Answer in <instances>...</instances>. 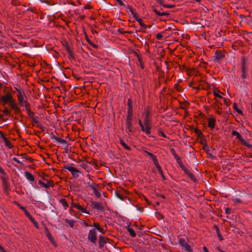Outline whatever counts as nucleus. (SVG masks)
Returning <instances> with one entry per match:
<instances>
[{
	"label": "nucleus",
	"instance_id": "nucleus-41",
	"mask_svg": "<svg viewBox=\"0 0 252 252\" xmlns=\"http://www.w3.org/2000/svg\"><path fill=\"white\" fill-rule=\"evenodd\" d=\"M144 125H150V119L149 117L144 116Z\"/></svg>",
	"mask_w": 252,
	"mask_h": 252
},
{
	"label": "nucleus",
	"instance_id": "nucleus-24",
	"mask_svg": "<svg viewBox=\"0 0 252 252\" xmlns=\"http://www.w3.org/2000/svg\"><path fill=\"white\" fill-rule=\"evenodd\" d=\"M2 115H1L0 114V117H2V116H10V114H11V113L10 112V111L8 109V108L7 107H5L4 109H3V110L2 111Z\"/></svg>",
	"mask_w": 252,
	"mask_h": 252
},
{
	"label": "nucleus",
	"instance_id": "nucleus-1",
	"mask_svg": "<svg viewBox=\"0 0 252 252\" xmlns=\"http://www.w3.org/2000/svg\"><path fill=\"white\" fill-rule=\"evenodd\" d=\"M15 89L17 92V98L19 105L21 106L25 107V108L30 107V104L27 100V96L25 95V92L21 89H19L16 87Z\"/></svg>",
	"mask_w": 252,
	"mask_h": 252
},
{
	"label": "nucleus",
	"instance_id": "nucleus-38",
	"mask_svg": "<svg viewBox=\"0 0 252 252\" xmlns=\"http://www.w3.org/2000/svg\"><path fill=\"white\" fill-rule=\"evenodd\" d=\"M25 214L32 222L35 220L28 211H26V213Z\"/></svg>",
	"mask_w": 252,
	"mask_h": 252
},
{
	"label": "nucleus",
	"instance_id": "nucleus-28",
	"mask_svg": "<svg viewBox=\"0 0 252 252\" xmlns=\"http://www.w3.org/2000/svg\"><path fill=\"white\" fill-rule=\"evenodd\" d=\"M60 202L62 204L65 209H66L68 207V204L65 199H61L60 200Z\"/></svg>",
	"mask_w": 252,
	"mask_h": 252
},
{
	"label": "nucleus",
	"instance_id": "nucleus-59",
	"mask_svg": "<svg viewBox=\"0 0 252 252\" xmlns=\"http://www.w3.org/2000/svg\"><path fill=\"white\" fill-rule=\"evenodd\" d=\"M138 124L139 125V126H140L141 128H143V127L144 126V124H143L142 123V121L141 120H139L138 121Z\"/></svg>",
	"mask_w": 252,
	"mask_h": 252
},
{
	"label": "nucleus",
	"instance_id": "nucleus-19",
	"mask_svg": "<svg viewBox=\"0 0 252 252\" xmlns=\"http://www.w3.org/2000/svg\"><path fill=\"white\" fill-rule=\"evenodd\" d=\"M25 175L27 180L31 182H33L34 178L33 176L29 172L26 171L25 172Z\"/></svg>",
	"mask_w": 252,
	"mask_h": 252
},
{
	"label": "nucleus",
	"instance_id": "nucleus-54",
	"mask_svg": "<svg viewBox=\"0 0 252 252\" xmlns=\"http://www.w3.org/2000/svg\"><path fill=\"white\" fill-rule=\"evenodd\" d=\"M225 213L227 215L230 214L231 210L228 208H226L225 210Z\"/></svg>",
	"mask_w": 252,
	"mask_h": 252
},
{
	"label": "nucleus",
	"instance_id": "nucleus-50",
	"mask_svg": "<svg viewBox=\"0 0 252 252\" xmlns=\"http://www.w3.org/2000/svg\"><path fill=\"white\" fill-rule=\"evenodd\" d=\"M234 202L236 203H241L242 200L239 198H235L233 199Z\"/></svg>",
	"mask_w": 252,
	"mask_h": 252
},
{
	"label": "nucleus",
	"instance_id": "nucleus-39",
	"mask_svg": "<svg viewBox=\"0 0 252 252\" xmlns=\"http://www.w3.org/2000/svg\"><path fill=\"white\" fill-rule=\"evenodd\" d=\"M150 114V111L148 108L144 109V116L149 117Z\"/></svg>",
	"mask_w": 252,
	"mask_h": 252
},
{
	"label": "nucleus",
	"instance_id": "nucleus-61",
	"mask_svg": "<svg viewBox=\"0 0 252 252\" xmlns=\"http://www.w3.org/2000/svg\"><path fill=\"white\" fill-rule=\"evenodd\" d=\"M223 101L224 102V103L227 105H228L229 104L227 103V100L225 98H223Z\"/></svg>",
	"mask_w": 252,
	"mask_h": 252
},
{
	"label": "nucleus",
	"instance_id": "nucleus-15",
	"mask_svg": "<svg viewBox=\"0 0 252 252\" xmlns=\"http://www.w3.org/2000/svg\"><path fill=\"white\" fill-rule=\"evenodd\" d=\"M223 57V54L220 52L219 51H216L215 53V56H214V60L216 61H219L220 60L221 58Z\"/></svg>",
	"mask_w": 252,
	"mask_h": 252
},
{
	"label": "nucleus",
	"instance_id": "nucleus-30",
	"mask_svg": "<svg viewBox=\"0 0 252 252\" xmlns=\"http://www.w3.org/2000/svg\"><path fill=\"white\" fill-rule=\"evenodd\" d=\"M233 108L234 109V110L240 115H243V112L241 110H240V109H239L238 107H237V104L236 103H234L233 104Z\"/></svg>",
	"mask_w": 252,
	"mask_h": 252
},
{
	"label": "nucleus",
	"instance_id": "nucleus-48",
	"mask_svg": "<svg viewBox=\"0 0 252 252\" xmlns=\"http://www.w3.org/2000/svg\"><path fill=\"white\" fill-rule=\"evenodd\" d=\"M156 38L158 39H161L162 38V35L160 33H158L156 35Z\"/></svg>",
	"mask_w": 252,
	"mask_h": 252
},
{
	"label": "nucleus",
	"instance_id": "nucleus-53",
	"mask_svg": "<svg viewBox=\"0 0 252 252\" xmlns=\"http://www.w3.org/2000/svg\"><path fill=\"white\" fill-rule=\"evenodd\" d=\"M180 167L182 168V169L184 171L185 170V169H187L185 166L183 165V164L182 163V161L181 160V162L180 163H178Z\"/></svg>",
	"mask_w": 252,
	"mask_h": 252
},
{
	"label": "nucleus",
	"instance_id": "nucleus-3",
	"mask_svg": "<svg viewBox=\"0 0 252 252\" xmlns=\"http://www.w3.org/2000/svg\"><path fill=\"white\" fill-rule=\"evenodd\" d=\"M13 99L12 94L10 93H7L0 97V103H2L3 106H4L7 103H8L9 105Z\"/></svg>",
	"mask_w": 252,
	"mask_h": 252
},
{
	"label": "nucleus",
	"instance_id": "nucleus-45",
	"mask_svg": "<svg viewBox=\"0 0 252 252\" xmlns=\"http://www.w3.org/2000/svg\"><path fill=\"white\" fill-rule=\"evenodd\" d=\"M13 160L14 161H15V162L21 164V165H23V163L22 162H21L17 158H16V157H14L13 158Z\"/></svg>",
	"mask_w": 252,
	"mask_h": 252
},
{
	"label": "nucleus",
	"instance_id": "nucleus-36",
	"mask_svg": "<svg viewBox=\"0 0 252 252\" xmlns=\"http://www.w3.org/2000/svg\"><path fill=\"white\" fill-rule=\"evenodd\" d=\"M137 21L139 23L140 26L143 27L144 29L147 28V26L142 22L141 18L137 19Z\"/></svg>",
	"mask_w": 252,
	"mask_h": 252
},
{
	"label": "nucleus",
	"instance_id": "nucleus-23",
	"mask_svg": "<svg viewBox=\"0 0 252 252\" xmlns=\"http://www.w3.org/2000/svg\"><path fill=\"white\" fill-rule=\"evenodd\" d=\"M215 228L216 229V231L217 234V236L220 241H222L223 240V238L220 233V229L219 227L217 225L215 226Z\"/></svg>",
	"mask_w": 252,
	"mask_h": 252
},
{
	"label": "nucleus",
	"instance_id": "nucleus-27",
	"mask_svg": "<svg viewBox=\"0 0 252 252\" xmlns=\"http://www.w3.org/2000/svg\"><path fill=\"white\" fill-rule=\"evenodd\" d=\"M25 110L26 111H27V113H28V116H29V117H30L31 119H32L33 117H34L35 116H34V114L33 113V112H32L31 109L30 108V107H28L26 108H25Z\"/></svg>",
	"mask_w": 252,
	"mask_h": 252
},
{
	"label": "nucleus",
	"instance_id": "nucleus-55",
	"mask_svg": "<svg viewBox=\"0 0 252 252\" xmlns=\"http://www.w3.org/2000/svg\"><path fill=\"white\" fill-rule=\"evenodd\" d=\"M162 6L164 7L169 8H172L174 7V6L173 5L163 4V5H162Z\"/></svg>",
	"mask_w": 252,
	"mask_h": 252
},
{
	"label": "nucleus",
	"instance_id": "nucleus-56",
	"mask_svg": "<svg viewBox=\"0 0 252 252\" xmlns=\"http://www.w3.org/2000/svg\"><path fill=\"white\" fill-rule=\"evenodd\" d=\"M132 16L136 21L137 19H140V18L138 17V14L136 13H135L134 14L132 15Z\"/></svg>",
	"mask_w": 252,
	"mask_h": 252
},
{
	"label": "nucleus",
	"instance_id": "nucleus-10",
	"mask_svg": "<svg viewBox=\"0 0 252 252\" xmlns=\"http://www.w3.org/2000/svg\"><path fill=\"white\" fill-rule=\"evenodd\" d=\"M88 239L93 243H95L97 236L96 234V232L94 229H91L89 231L88 235Z\"/></svg>",
	"mask_w": 252,
	"mask_h": 252
},
{
	"label": "nucleus",
	"instance_id": "nucleus-5",
	"mask_svg": "<svg viewBox=\"0 0 252 252\" xmlns=\"http://www.w3.org/2000/svg\"><path fill=\"white\" fill-rule=\"evenodd\" d=\"M64 168L70 171L74 178H78L80 175V172L71 165H65Z\"/></svg>",
	"mask_w": 252,
	"mask_h": 252
},
{
	"label": "nucleus",
	"instance_id": "nucleus-18",
	"mask_svg": "<svg viewBox=\"0 0 252 252\" xmlns=\"http://www.w3.org/2000/svg\"><path fill=\"white\" fill-rule=\"evenodd\" d=\"M39 184L42 186L43 187L45 188V189H48L50 187L52 186V183L51 182H48L47 183H45L44 182H42L41 180H39L38 181Z\"/></svg>",
	"mask_w": 252,
	"mask_h": 252
},
{
	"label": "nucleus",
	"instance_id": "nucleus-46",
	"mask_svg": "<svg viewBox=\"0 0 252 252\" xmlns=\"http://www.w3.org/2000/svg\"><path fill=\"white\" fill-rule=\"evenodd\" d=\"M14 110L16 114H20L21 113V110L18 107Z\"/></svg>",
	"mask_w": 252,
	"mask_h": 252
},
{
	"label": "nucleus",
	"instance_id": "nucleus-43",
	"mask_svg": "<svg viewBox=\"0 0 252 252\" xmlns=\"http://www.w3.org/2000/svg\"><path fill=\"white\" fill-rule=\"evenodd\" d=\"M127 9L128 10V11L130 12L132 15L134 14L135 13L131 6L128 5L127 7Z\"/></svg>",
	"mask_w": 252,
	"mask_h": 252
},
{
	"label": "nucleus",
	"instance_id": "nucleus-49",
	"mask_svg": "<svg viewBox=\"0 0 252 252\" xmlns=\"http://www.w3.org/2000/svg\"><path fill=\"white\" fill-rule=\"evenodd\" d=\"M66 51L71 56L72 55V51L69 46H67L66 47Z\"/></svg>",
	"mask_w": 252,
	"mask_h": 252
},
{
	"label": "nucleus",
	"instance_id": "nucleus-63",
	"mask_svg": "<svg viewBox=\"0 0 252 252\" xmlns=\"http://www.w3.org/2000/svg\"><path fill=\"white\" fill-rule=\"evenodd\" d=\"M86 40H87V42H88L89 44H90V42H92V41H91L89 39V38H88V37H86Z\"/></svg>",
	"mask_w": 252,
	"mask_h": 252
},
{
	"label": "nucleus",
	"instance_id": "nucleus-32",
	"mask_svg": "<svg viewBox=\"0 0 252 252\" xmlns=\"http://www.w3.org/2000/svg\"><path fill=\"white\" fill-rule=\"evenodd\" d=\"M127 231L129 232V235L132 237H134L136 236V233L134 231V230L130 227H128L127 228Z\"/></svg>",
	"mask_w": 252,
	"mask_h": 252
},
{
	"label": "nucleus",
	"instance_id": "nucleus-31",
	"mask_svg": "<svg viewBox=\"0 0 252 252\" xmlns=\"http://www.w3.org/2000/svg\"><path fill=\"white\" fill-rule=\"evenodd\" d=\"M9 106L11 107V108L13 109V110H14L15 109L17 108V107H18V105H17V104L16 103V102H15V100L14 99H13L10 103V104H9Z\"/></svg>",
	"mask_w": 252,
	"mask_h": 252
},
{
	"label": "nucleus",
	"instance_id": "nucleus-12",
	"mask_svg": "<svg viewBox=\"0 0 252 252\" xmlns=\"http://www.w3.org/2000/svg\"><path fill=\"white\" fill-rule=\"evenodd\" d=\"M216 120L215 117L212 115H210L208 119V126L211 129L214 128L216 125Z\"/></svg>",
	"mask_w": 252,
	"mask_h": 252
},
{
	"label": "nucleus",
	"instance_id": "nucleus-20",
	"mask_svg": "<svg viewBox=\"0 0 252 252\" xmlns=\"http://www.w3.org/2000/svg\"><path fill=\"white\" fill-rule=\"evenodd\" d=\"M184 172L190 178V179L191 180L193 181H196V179L194 175L189 169H188L187 168L185 169Z\"/></svg>",
	"mask_w": 252,
	"mask_h": 252
},
{
	"label": "nucleus",
	"instance_id": "nucleus-51",
	"mask_svg": "<svg viewBox=\"0 0 252 252\" xmlns=\"http://www.w3.org/2000/svg\"><path fill=\"white\" fill-rule=\"evenodd\" d=\"M90 45L91 46H92L93 47H94V48H95V49H97L98 48V46L96 45V44H95L94 43L92 42H90Z\"/></svg>",
	"mask_w": 252,
	"mask_h": 252
},
{
	"label": "nucleus",
	"instance_id": "nucleus-4",
	"mask_svg": "<svg viewBox=\"0 0 252 252\" xmlns=\"http://www.w3.org/2000/svg\"><path fill=\"white\" fill-rule=\"evenodd\" d=\"M231 134L232 136H236V138L238 139L241 143L244 145V146L250 148L252 147V145L248 143L245 139L242 137L241 134L237 131L233 130L231 132Z\"/></svg>",
	"mask_w": 252,
	"mask_h": 252
},
{
	"label": "nucleus",
	"instance_id": "nucleus-52",
	"mask_svg": "<svg viewBox=\"0 0 252 252\" xmlns=\"http://www.w3.org/2000/svg\"><path fill=\"white\" fill-rule=\"evenodd\" d=\"M32 222L33 223V225L36 228H38L39 226L38 223L35 220L33 221H32Z\"/></svg>",
	"mask_w": 252,
	"mask_h": 252
},
{
	"label": "nucleus",
	"instance_id": "nucleus-47",
	"mask_svg": "<svg viewBox=\"0 0 252 252\" xmlns=\"http://www.w3.org/2000/svg\"><path fill=\"white\" fill-rule=\"evenodd\" d=\"M203 149L204 151L208 152L209 151V147L206 144H204L203 146Z\"/></svg>",
	"mask_w": 252,
	"mask_h": 252
},
{
	"label": "nucleus",
	"instance_id": "nucleus-16",
	"mask_svg": "<svg viewBox=\"0 0 252 252\" xmlns=\"http://www.w3.org/2000/svg\"><path fill=\"white\" fill-rule=\"evenodd\" d=\"M151 127L150 125H144L143 128H141L142 131L145 132L146 134L149 135L151 133Z\"/></svg>",
	"mask_w": 252,
	"mask_h": 252
},
{
	"label": "nucleus",
	"instance_id": "nucleus-37",
	"mask_svg": "<svg viewBox=\"0 0 252 252\" xmlns=\"http://www.w3.org/2000/svg\"><path fill=\"white\" fill-rule=\"evenodd\" d=\"M219 93H220V91L217 89L214 90L213 91V94L216 97L222 98V97L219 94Z\"/></svg>",
	"mask_w": 252,
	"mask_h": 252
},
{
	"label": "nucleus",
	"instance_id": "nucleus-6",
	"mask_svg": "<svg viewBox=\"0 0 252 252\" xmlns=\"http://www.w3.org/2000/svg\"><path fill=\"white\" fill-rule=\"evenodd\" d=\"M133 113H127L126 119V128L129 132L132 131V120Z\"/></svg>",
	"mask_w": 252,
	"mask_h": 252
},
{
	"label": "nucleus",
	"instance_id": "nucleus-11",
	"mask_svg": "<svg viewBox=\"0 0 252 252\" xmlns=\"http://www.w3.org/2000/svg\"><path fill=\"white\" fill-rule=\"evenodd\" d=\"M71 207L74 208L75 209L79 210L82 213L89 214V212L87 211L86 208H84L83 206H82L80 204H76L73 202H72V203L71 204Z\"/></svg>",
	"mask_w": 252,
	"mask_h": 252
},
{
	"label": "nucleus",
	"instance_id": "nucleus-8",
	"mask_svg": "<svg viewBox=\"0 0 252 252\" xmlns=\"http://www.w3.org/2000/svg\"><path fill=\"white\" fill-rule=\"evenodd\" d=\"M179 244L182 246L188 252H192L190 246L186 242L184 238H180L179 240Z\"/></svg>",
	"mask_w": 252,
	"mask_h": 252
},
{
	"label": "nucleus",
	"instance_id": "nucleus-14",
	"mask_svg": "<svg viewBox=\"0 0 252 252\" xmlns=\"http://www.w3.org/2000/svg\"><path fill=\"white\" fill-rule=\"evenodd\" d=\"M107 239L102 236H99V247L101 248L107 243Z\"/></svg>",
	"mask_w": 252,
	"mask_h": 252
},
{
	"label": "nucleus",
	"instance_id": "nucleus-17",
	"mask_svg": "<svg viewBox=\"0 0 252 252\" xmlns=\"http://www.w3.org/2000/svg\"><path fill=\"white\" fill-rule=\"evenodd\" d=\"M170 151L171 153L172 154V155L174 157V158L176 159L177 163L181 162V158L178 156V155L177 154L175 149L173 148H171V149H170Z\"/></svg>",
	"mask_w": 252,
	"mask_h": 252
},
{
	"label": "nucleus",
	"instance_id": "nucleus-2",
	"mask_svg": "<svg viewBox=\"0 0 252 252\" xmlns=\"http://www.w3.org/2000/svg\"><path fill=\"white\" fill-rule=\"evenodd\" d=\"M247 62L248 59L244 57H242L241 62V70L242 72L241 77L243 80L247 78L248 72V64Z\"/></svg>",
	"mask_w": 252,
	"mask_h": 252
},
{
	"label": "nucleus",
	"instance_id": "nucleus-44",
	"mask_svg": "<svg viewBox=\"0 0 252 252\" xmlns=\"http://www.w3.org/2000/svg\"><path fill=\"white\" fill-rule=\"evenodd\" d=\"M158 134L159 135L163 137H166V135H165V134L161 130H159L158 131Z\"/></svg>",
	"mask_w": 252,
	"mask_h": 252
},
{
	"label": "nucleus",
	"instance_id": "nucleus-64",
	"mask_svg": "<svg viewBox=\"0 0 252 252\" xmlns=\"http://www.w3.org/2000/svg\"><path fill=\"white\" fill-rule=\"evenodd\" d=\"M0 250L2 252H6L4 249L2 247V249H0Z\"/></svg>",
	"mask_w": 252,
	"mask_h": 252
},
{
	"label": "nucleus",
	"instance_id": "nucleus-35",
	"mask_svg": "<svg viewBox=\"0 0 252 252\" xmlns=\"http://www.w3.org/2000/svg\"><path fill=\"white\" fill-rule=\"evenodd\" d=\"M3 139L5 141V146H7L8 148H9V149H11L12 147V146L11 145L10 142L9 141L7 140L5 137H3Z\"/></svg>",
	"mask_w": 252,
	"mask_h": 252
},
{
	"label": "nucleus",
	"instance_id": "nucleus-40",
	"mask_svg": "<svg viewBox=\"0 0 252 252\" xmlns=\"http://www.w3.org/2000/svg\"><path fill=\"white\" fill-rule=\"evenodd\" d=\"M32 120L35 124H38L39 123V118L37 116H34L32 119Z\"/></svg>",
	"mask_w": 252,
	"mask_h": 252
},
{
	"label": "nucleus",
	"instance_id": "nucleus-42",
	"mask_svg": "<svg viewBox=\"0 0 252 252\" xmlns=\"http://www.w3.org/2000/svg\"><path fill=\"white\" fill-rule=\"evenodd\" d=\"M47 236L51 242L54 241V238L52 237L51 233L48 230L46 233Z\"/></svg>",
	"mask_w": 252,
	"mask_h": 252
},
{
	"label": "nucleus",
	"instance_id": "nucleus-25",
	"mask_svg": "<svg viewBox=\"0 0 252 252\" xmlns=\"http://www.w3.org/2000/svg\"><path fill=\"white\" fill-rule=\"evenodd\" d=\"M153 11H154V12H155L157 15H158V16H167V15H169V13H168L164 12H159V11H158L157 9H155V8L153 9Z\"/></svg>",
	"mask_w": 252,
	"mask_h": 252
},
{
	"label": "nucleus",
	"instance_id": "nucleus-21",
	"mask_svg": "<svg viewBox=\"0 0 252 252\" xmlns=\"http://www.w3.org/2000/svg\"><path fill=\"white\" fill-rule=\"evenodd\" d=\"M127 106H128L127 113H133L132 102L130 98L128 99Z\"/></svg>",
	"mask_w": 252,
	"mask_h": 252
},
{
	"label": "nucleus",
	"instance_id": "nucleus-29",
	"mask_svg": "<svg viewBox=\"0 0 252 252\" xmlns=\"http://www.w3.org/2000/svg\"><path fill=\"white\" fill-rule=\"evenodd\" d=\"M120 143L125 149L128 151H130L131 150L130 148L127 145L122 139H120Z\"/></svg>",
	"mask_w": 252,
	"mask_h": 252
},
{
	"label": "nucleus",
	"instance_id": "nucleus-9",
	"mask_svg": "<svg viewBox=\"0 0 252 252\" xmlns=\"http://www.w3.org/2000/svg\"><path fill=\"white\" fill-rule=\"evenodd\" d=\"M91 206L93 209H94L98 212L103 211L104 209V206L101 202L92 201Z\"/></svg>",
	"mask_w": 252,
	"mask_h": 252
},
{
	"label": "nucleus",
	"instance_id": "nucleus-33",
	"mask_svg": "<svg viewBox=\"0 0 252 252\" xmlns=\"http://www.w3.org/2000/svg\"><path fill=\"white\" fill-rule=\"evenodd\" d=\"M194 131L199 137L203 136L202 132L199 129L196 128L194 129Z\"/></svg>",
	"mask_w": 252,
	"mask_h": 252
},
{
	"label": "nucleus",
	"instance_id": "nucleus-13",
	"mask_svg": "<svg viewBox=\"0 0 252 252\" xmlns=\"http://www.w3.org/2000/svg\"><path fill=\"white\" fill-rule=\"evenodd\" d=\"M144 152L145 153L147 154V155H148L149 156H150L151 157V158L153 160L155 165L157 163H158V159H157V157L155 155H154L153 154H152V153H150L149 152H148L147 151H146V150H144Z\"/></svg>",
	"mask_w": 252,
	"mask_h": 252
},
{
	"label": "nucleus",
	"instance_id": "nucleus-34",
	"mask_svg": "<svg viewBox=\"0 0 252 252\" xmlns=\"http://www.w3.org/2000/svg\"><path fill=\"white\" fill-rule=\"evenodd\" d=\"M65 222L67 223L71 227H73L74 224V221L73 220L66 219Z\"/></svg>",
	"mask_w": 252,
	"mask_h": 252
},
{
	"label": "nucleus",
	"instance_id": "nucleus-7",
	"mask_svg": "<svg viewBox=\"0 0 252 252\" xmlns=\"http://www.w3.org/2000/svg\"><path fill=\"white\" fill-rule=\"evenodd\" d=\"M97 187H98V185L95 184L93 181L92 184L89 185V188L93 190V192L95 195L97 197L99 198L101 196V190L97 189L96 188Z\"/></svg>",
	"mask_w": 252,
	"mask_h": 252
},
{
	"label": "nucleus",
	"instance_id": "nucleus-62",
	"mask_svg": "<svg viewBox=\"0 0 252 252\" xmlns=\"http://www.w3.org/2000/svg\"><path fill=\"white\" fill-rule=\"evenodd\" d=\"M20 208L24 211L25 214L26 213V211H27L24 207H20Z\"/></svg>",
	"mask_w": 252,
	"mask_h": 252
},
{
	"label": "nucleus",
	"instance_id": "nucleus-22",
	"mask_svg": "<svg viewBox=\"0 0 252 252\" xmlns=\"http://www.w3.org/2000/svg\"><path fill=\"white\" fill-rule=\"evenodd\" d=\"M155 165H156V167L157 168L159 172L161 177L162 178L163 180H165V177L164 176L163 171L162 170L161 166L159 164V163H157L156 164H155Z\"/></svg>",
	"mask_w": 252,
	"mask_h": 252
},
{
	"label": "nucleus",
	"instance_id": "nucleus-58",
	"mask_svg": "<svg viewBox=\"0 0 252 252\" xmlns=\"http://www.w3.org/2000/svg\"><path fill=\"white\" fill-rule=\"evenodd\" d=\"M93 226L94 227H95L97 229V228L100 227V225L98 223H97V222H94Z\"/></svg>",
	"mask_w": 252,
	"mask_h": 252
},
{
	"label": "nucleus",
	"instance_id": "nucleus-60",
	"mask_svg": "<svg viewBox=\"0 0 252 252\" xmlns=\"http://www.w3.org/2000/svg\"><path fill=\"white\" fill-rule=\"evenodd\" d=\"M203 249L204 252H209L207 248L205 246L203 247Z\"/></svg>",
	"mask_w": 252,
	"mask_h": 252
},
{
	"label": "nucleus",
	"instance_id": "nucleus-26",
	"mask_svg": "<svg viewBox=\"0 0 252 252\" xmlns=\"http://www.w3.org/2000/svg\"><path fill=\"white\" fill-rule=\"evenodd\" d=\"M54 139H55L56 140V141L60 143H61L62 144H66V141L64 139H63V138H59V137H54L53 138Z\"/></svg>",
	"mask_w": 252,
	"mask_h": 252
},
{
	"label": "nucleus",
	"instance_id": "nucleus-57",
	"mask_svg": "<svg viewBox=\"0 0 252 252\" xmlns=\"http://www.w3.org/2000/svg\"><path fill=\"white\" fill-rule=\"evenodd\" d=\"M97 230L102 234H104L105 233V231L103 230V228L100 227V226L97 228Z\"/></svg>",
	"mask_w": 252,
	"mask_h": 252
}]
</instances>
